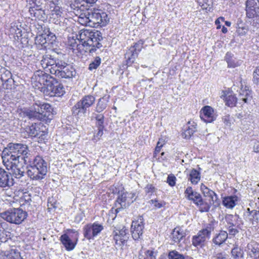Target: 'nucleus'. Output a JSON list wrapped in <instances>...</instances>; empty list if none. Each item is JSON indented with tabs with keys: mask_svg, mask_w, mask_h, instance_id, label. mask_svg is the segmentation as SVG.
<instances>
[{
	"mask_svg": "<svg viewBox=\"0 0 259 259\" xmlns=\"http://www.w3.org/2000/svg\"><path fill=\"white\" fill-rule=\"evenodd\" d=\"M35 4L36 7L34 6L29 9V12L32 17H34L35 19L39 20L45 21L47 19V15L45 10L39 8V6L36 4V0L33 2Z\"/></svg>",
	"mask_w": 259,
	"mask_h": 259,
	"instance_id": "17",
	"label": "nucleus"
},
{
	"mask_svg": "<svg viewBox=\"0 0 259 259\" xmlns=\"http://www.w3.org/2000/svg\"><path fill=\"white\" fill-rule=\"evenodd\" d=\"M108 21L106 13L98 10H87L80 14L78 19V22L81 25L92 27L104 26Z\"/></svg>",
	"mask_w": 259,
	"mask_h": 259,
	"instance_id": "4",
	"label": "nucleus"
},
{
	"mask_svg": "<svg viewBox=\"0 0 259 259\" xmlns=\"http://www.w3.org/2000/svg\"><path fill=\"white\" fill-rule=\"evenodd\" d=\"M176 178L174 175L170 174L168 176L166 182L169 186L173 187L176 185Z\"/></svg>",
	"mask_w": 259,
	"mask_h": 259,
	"instance_id": "50",
	"label": "nucleus"
},
{
	"mask_svg": "<svg viewBox=\"0 0 259 259\" xmlns=\"http://www.w3.org/2000/svg\"><path fill=\"white\" fill-rule=\"evenodd\" d=\"M251 252L253 254V255H251L252 257L257 258L259 256V248L257 247H252L251 249Z\"/></svg>",
	"mask_w": 259,
	"mask_h": 259,
	"instance_id": "57",
	"label": "nucleus"
},
{
	"mask_svg": "<svg viewBox=\"0 0 259 259\" xmlns=\"http://www.w3.org/2000/svg\"><path fill=\"white\" fill-rule=\"evenodd\" d=\"M155 188L152 184H148L145 188V191L146 193H150L151 195L155 191Z\"/></svg>",
	"mask_w": 259,
	"mask_h": 259,
	"instance_id": "52",
	"label": "nucleus"
},
{
	"mask_svg": "<svg viewBox=\"0 0 259 259\" xmlns=\"http://www.w3.org/2000/svg\"><path fill=\"white\" fill-rule=\"evenodd\" d=\"M13 185L10 173L0 167V188H10Z\"/></svg>",
	"mask_w": 259,
	"mask_h": 259,
	"instance_id": "16",
	"label": "nucleus"
},
{
	"mask_svg": "<svg viewBox=\"0 0 259 259\" xmlns=\"http://www.w3.org/2000/svg\"><path fill=\"white\" fill-rule=\"evenodd\" d=\"M13 149L15 148L13 143H11L3 150L2 153V158L4 165L20 161L21 157L18 156L17 151Z\"/></svg>",
	"mask_w": 259,
	"mask_h": 259,
	"instance_id": "8",
	"label": "nucleus"
},
{
	"mask_svg": "<svg viewBox=\"0 0 259 259\" xmlns=\"http://www.w3.org/2000/svg\"><path fill=\"white\" fill-rule=\"evenodd\" d=\"M217 223L215 222H211L210 223L208 224L205 228L203 229L200 230V231L204 233L205 236L208 237L209 238H210L211 233L213 232L215 228V225Z\"/></svg>",
	"mask_w": 259,
	"mask_h": 259,
	"instance_id": "35",
	"label": "nucleus"
},
{
	"mask_svg": "<svg viewBox=\"0 0 259 259\" xmlns=\"http://www.w3.org/2000/svg\"><path fill=\"white\" fill-rule=\"evenodd\" d=\"M228 237V233L225 231L221 230L213 238L212 242L215 245L220 246L226 241Z\"/></svg>",
	"mask_w": 259,
	"mask_h": 259,
	"instance_id": "24",
	"label": "nucleus"
},
{
	"mask_svg": "<svg viewBox=\"0 0 259 259\" xmlns=\"http://www.w3.org/2000/svg\"><path fill=\"white\" fill-rule=\"evenodd\" d=\"M169 259H185L184 256L176 250H172L169 252L168 255Z\"/></svg>",
	"mask_w": 259,
	"mask_h": 259,
	"instance_id": "44",
	"label": "nucleus"
},
{
	"mask_svg": "<svg viewBox=\"0 0 259 259\" xmlns=\"http://www.w3.org/2000/svg\"><path fill=\"white\" fill-rule=\"evenodd\" d=\"M233 257L235 259H239L243 257V252L241 248L238 247H234L231 251Z\"/></svg>",
	"mask_w": 259,
	"mask_h": 259,
	"instance_id": "41",
	"label": "nucleus"
},
{
	"mask_svg": "<svg viewBox=\"0 0 259 259\" xmlns=\"http://www.w3.org/2000/svg\"><path fill=\"white\" fill-rule=\"evenodd\" d=\"M3 224H5V223L0 224V242H5L7 241L8 238L5 233L4 228L2 227Z\"/></svg>",
	"mask_w": 259,
	"mask_h": 259,
	"instance_id": "47",
	"label": "nucleus"
},
{
	"mask_svg": "<svg viewBox=\"0 0 259 259\" xmlns=\"http://www.w3.org/2000/svg\"><path fill=\"white\" fill-rule=\"evenodd\" d=\"M10 31L12 34H16V35L18 36V34H20L21 31L20 29L18 28V26L16 25L15 23H12L10 28Z\"/></svg>",
	"mask_w": 259,
	"mask_h": 259,
	"instance_id": "46",
	"label": "nucleus"
},
{
	"mask_svg": "<svg viewBox=\"0 0 259 259\" xmlns=\"http://www.w3.org/2000/svg\"><path fill=\"white\" fill-rule=\"evenodd\" d=\"M144 44V41L142 40H140L137 42L135 43L134 46H132L131 48H133V49L135 50V51L136 52H138V54L139 52H140L142 49L143 48V45Z\"/></svg>",
	"mask_w": 259,
	"mask_h": 259,
	"instance_id": "48",
	"label": "nucleus"
},
{
	"mask_svg": "<svg viewBox=\"0 0 259 259\" xmlns=\"http://www.w3.org/2000/svg\"><path fill=\"white\" fill-rule=\"evenodd\" d=\"M243 217L246 222L253 225L254 222L257 223L259 221V211L252 210L251 212H245Z\"/></svg>",
	"mask_w": 259,
	"mask_h": 259,
	"instance_id": "21",
	"label": "nucleus"
},
{
	"mask_svg": "<svg viewBox=\"0 0 259 259\" xmlns=\"http://www.w3.org/2000/svg\"><path fill=\"white\" fill-rule=\"evenodd\" d=\"M150 202L152 204H154V206L156 208H160L164 206L165 204V202L163 201H159L157 199L151 200Z\"/></svg>",
	"mask_w": 259,
	"mask_h": 259,
	"instance_id": "49",
	"label": "nucleus"
},
{
	"mask_svg": "<svg viewBox=\"0 0 259 259\" xmlns=\"http://www.w3.org/2000/svg\"><path fill=\"white\" fill-rule=\"evenodd\" d=\"M34 79L41 87L36 85L38 88H45L47 92L50 96L60 97L65 93L63 85L59 82L55 78L44 71L38 70L34 73Z\"/></svg>",
	"mask_w": 259,
	"mask_h": 259,
	"instance_id": "2",
	"label": "nucleus"
},
{
	"mask_svg": "<svg viewBox=\"0 0 259 259\" xmlns=\"http://www.w3.org/2000/svg\"><path fill=\"white\" fill-rule=\"evenodd\" d=\"M196 124L193 122V124L188 126L186 130H185L183 134V137L185 139L190 138V137L196 131Z\"/></svg>",
	"mask_w": 259,
	"mask_h": 259,
	"instance_id": "33",
	"label": "nucleus"
},
{
	"mask_svg": "<svg viewBox=\"0 0 259 259\" xmlns=\"http://www.w3.org/2000/svg\"><path fill=\"white\" fill-rule=\"evenodd\" d=\"M196 205L200 212H204L209 211L212 203L210 201L208 202L201 198Z\"/></svg>",
	"mask_w": 259,
	"mask_h": 259,
	"instance_id": "28",
	"label": "nucleus"
},
{
	"mask_svg": "<svg viewBox=\"0 0 259 259\" xmlns=\"http://www.w3.org/2000/svg\"><path fill=\"white\" fill-rule=\"evenodd\" d=\"M114 239L116 245L123 246L128 239V230L124 227L119 230L114 231Z\"/></svg>",
	"mask_w": 259,
	"mask_h": 259,
	"instance_id": "14",
	"label": "nucleus"
},
{
	"mask_svg": "<svg viewBox=\"0 0 259 259\" xmlns=\"http://www.w3.org/2000/svg\"><path fill=\"white\" fill-rule=\"evenodd\" d=\"M144 219L140 216L137 221H133L132 225V235L133 238L136 240L141 238L143 233Z\"/></svg>",
	"mask_w": 259,
	"mask_h": 259,
	"instance_id": "13",
	"label": "nucleus"
},
{
	"mask_svg": "<svg viewBox=\"0 0 259 259\" xmlns=\"http://www.w3.org/2000/svg\"><path fill=\"white\" fill-rule=\"evenodd\" d=\"M238 218V215L227 214L225 217V220L229 226H236V221Z\"/></svg>",
	"mask_w": 259,
	"mask_h": 259,
	"instance_id": "40",
	"label": "nucleus"
},
{
	"mask_svg": "<svg viewBox=\"0 0 259 259\" xmlns=\"http://www.w3.org/2000/svg\"><path fill=\"white\" fill-rule=\"evenodd\" d=\"M0 216L8 222L19 225L26 218L27 213L21 208H12L1 213Z\"/></svg>",
	"mask_w": 259,
	"mask_h": 259,
	"instance_id": "5",
	"label": "nucleus"
},
{
	"mask_svg": "<svg viewBox=\"0 0 259 259\" xmlns=\"http://www.w3.org/2000/svg\"><path fill=\"white\" fill-rule=\"evenodd\" d=\"M208 197L210 198L208 201L209 202L210 201L212 203V204H213L214 203V202H216L218 199V196L215 192H214V196L212 195V196H208Z\"/></svg>",
	"mask_w": 259,
	"mask_h": 259,
	"instance_id": "60",
	"label": "nucleus"
},
{
	"mask_svg": "<svg viewBox=\"0 0 259 259\" xmlns=\"http://www.w3.org/2000/svg\"><path fill=\"white\" fill-rule=\"evenodd\" d=\"M78 40H80V36L78 38L77 35L72 36V37H69L68 38V45L70 47V49L73 51L77 50L78 52H81L82 51H84V44L82 42H79Z\"/></svg>",
	"mask_w": 259,
	"mask_h": 259,
	"instance_id": "19",
	"label": "nucleus"
},
{
	"mask_svg": "<svg viewBox=\"0 0 259 259\" xmlns=\"http://www.w3.org/2000/svg\"><path fill=\"white\" fill-rule=\"evenodd\" d=\"M234 226H229L227 227L229 232V234L230 235L235 236L239 232L238 230L237 229L234 228Z\"/></svg>",
	"mask_w": 259,
	"mask_h": 259,
	"instance_id": "53",
	"label": "nucleus"
},
{
	"mask_svg": "<svg viewBox=\"0 0 259 259\" xmlns=\"http://www.w3.org/2000/svg\"><path fill=\"white\" fill-rule=\"evenodd\" d=\"M250 92L246 90H242L240 93L239 99L247 103L252 99V97L250 94Z\"/></svg>",
	"mask_w": 259,
	"mask_h": 259,
	"instance_id": "37",
	"label": "nucleus"
},
{
	"mask_svg": "<svg viewBox=\"0 0 259 259\" xmlns=\"http://www.w3.org/2000/svg\"><path fill=\"white\" fill-rule=\"evenodd\" d=\"M79 42L84 44V52L93 53L102 47L103 39L101 32L95 30L82 29L79 32Z\"/></svg>",
	"mask_w": 259,
	"mask_h": 259,
	"instance_id": "3",
	"label": "nucleus"
},
{
	"mask_svg": "<svg viewBox=\"0 0 259 259\" xmlns=\"http://www.w3.org/2000/svg\"><path fill=\"white\" fill-rule=\"evenodd\" d=\"M0 74V79L2 82H8L10 84L14 83V79L12 78L11 72L7 70L5 68H2Z\"/></svg>",
	"mask_w": 259,
	"mask_h": 259,
	"instance_id": "27",
	"label": "nucleus"
},
{
	"mask_svg": "<svg viewBox=\"0 0 259 259\" xmlns=\"http://www.w3.org/2000/svg\"><path fill=\"white\" fill-rule=\"evenodd\" d=\"M62 60L59 59L58 58L55 57L54 55L50 54H45L43 55L41 60H40V64L42 68L44 69L48 68L50 72L53 74V69L57 67L58 64Z\"/></svg>",
	"mask_w": 259,
	"mask_h": 259,
	"instance_id": "10",
	"label": "nucleus"
},
{
	"mask_svg": "<svg viewBox=\"0 0 259 259\" xmlns=\"http://www.w3.org/2000/svg\"><path fill=\"white\" fill-rule=\"evenodd\" d=\"M226 104L229 107L235 106L237 102V98L232 94L228 93L224 97Z\"/></svg>",
	"mask_w": 259,
	"mask_h": 259,
	"instance_id": "36",
	"label": "nucleus"
},
{
	"mask_svg": "<svg viewBox=\"0 0 259 259\" xmlns=\"http://www.w3.org/2000/svg\"><path fill=\"white\" fill-rule=\"evenodd\" d=\"M247 32V29L245 27H238L237 29V32L240 35H245Z\"/></svg>",
	"mask_w": 259,
	"mask_h": 259,
	"instance_id": "55",
	"label": "nucleus"
},
{
	"mask_svg": "<svg viewBox=\"0 0 259 259\" xmlns=\"http://www.w3.org/2000/svg\"><path fill=\"white\" fill-rule=\"evenodd\" d=\"M23 114L29 119H39V116H40L39 114L37 113V111L34 109V104L30 109L25 110L23 111Z\"/></svg>",
	"mask_w": 259,
	"mask_h": 259,
	"instance_id": "31",
	"label": "nucleus"
},
{
	"mask_svg": "<svg viewBox=\"0 0 259 259\" xmlns=\"http://www.w3.org/2000/svg\"><path fill=\"white\" fill-rule=\"evenodd\" d=\"M253 82L259 84V66L256 68L253 72Z\"/></svg>",
	"mask_w": 259,
	"mask_h": 259,
	"instance_id": "51",
	"label": "nucleus"
},
{
	"mask_svg": "<svg viewBox=\"0 0 259 259\" xmlns=\"http://www.w3.org/2000/svg\"><path fill=\"white\" fill-rule=\"evenodd\" d=\"M103 226L100 224L94 223L90 224L83 228L84 237L89 240L94 239L103 230Z\"/></svg>",
	"mask_w": 259,
	"mask_h": 259,
	"instance_id": "12",
	"label": "nucleus"
},
{
	"mask_svg": "<svg viewBox=\"0 0 259 259\" xmlns=\"http://www.w3.org/2000/svg\"><path fill=\"white\" fill-rule=\"evenodd\" d=\"M185 197L189 200L192 201L195 204L198 203L202 198L201 195L197 192L194 191L192 187H188L185 191Z\"/></svg>",
	"mask_w": 259,
	"mask_h": 259,
	"instance_id": "20",
	"label": "nucleus"
},
{
	"mask_svg": "<svg viewBox=\"0 0 259 259\" xmlns=\"http://www.w3.org/2000/svg\"><path fill=\"white\" fill-rule=\"evenodd\" d=\"M95 119L96 121L104 120V116L102 114H97L95 116Z\"/></svg>",
	"mask_w": 259,
	"mask_h": 259,
	"instance_id": "64",
	"label": "nucleus"
},
{
	"mask_svg": "<svg viewBox=\"0 0 259 259\" xmlns=\"http://www.w3.org/2000/svg\"><path fill=\"white\" fill-rule=\"evenodd\" d=\"M95 101V97L92 95L84 96L72 107V113L75 116L84 117L87 109L92 106Z\"/></svg>",
	"mask_w": 259,
	"mask_h": 259,
	"instance_id": "6",
	"label": "nucleus"
},
{
	"mask_svg": "<svg viewBox=\"0 0 259 259\" xmlns=\"http://www.w3.org/2000/svg\"><path fill=\"white\" fill-rule=\"evenodd\" d=\"M213 109L208 106H206L202 110L200 118L206 123H210L214 121L215 118L213 115Z\"/></svg>",
	"mask_w": 259,
	"mask_h": 259,
	"instance_id": "18",
	"label": "nucleus"
},
{
	"mask_svg": "<svg viewBox=\"0 0 259 259\" xmlns=\"http://www.w3.org/2000/svg\"><path fill=\"white\" fill-rule=\"evenodd\" d=\"M2 259H22L20 252L14 249H12L7 254L3 256Z\"/></svg>",
	"mask_w": 259,
	"mask_h": 259,
	"instance_id": "38",
	"label": "nucleus"
},
{
	"mask_svg": "<svg viewBox=\"0 0 259 259\" xmlns=\"http://www.w3.org/2000/svg\"><path fill=\"white\" fill-rule=\"evenodd\" d=\"M138 52L135 51L133 48H130L125 54V58L126 59V64L131 65L133 64L138 57Z\"/></svg>",
	"mask_w": 259,
	"mask_h": 259,
	"instance_id": "26",
	"label": "nucleus"
},
{
	"mask_svg": "<svg viewBox=\"0 0 259 259\" xmlns=\"http://www.w3.org/2000/svg\"><path fill=\"white\" fill-rule=\"evenodd\" d=\"M104 120L97 121L96 125L98 127V128H104Z\"/></svg>",
	"mask_w": 259,
	"mask_h": 259,
	"instance_id": "62",
	"label": "nucleus"
},
{
	"mask_svg": "<svg viewBox=\"0 0 259 259\" xmlns=\"http://www.w3.org/2000/svg\"><path fill=\"white\" fill-rule=\"evenodd\" d=\"M71 232L76 233L75 242H73L68 235L66 234H64L60 237V241L64 245L66 249L69 251L72 250L74 248L78 237V233L76 231L71 230Z\"/></svg>",
	"mask_w": 259,
	"mask_h": 259,
	"instance_id": "15",
	"label": "nucleus"
},
{
	"mask_svg": "<svg viewBox=\"0 0 259 259\" xmlns=\"http://www.w3.org/2000/svg\"><path fill=\"white\" fill-rule=\"evenodd\" d=\"M48 11L50 12L51 18L54 19L61 17L62 14V10L57 3L50 4Z\"/></svg>",
	"mask_w": 259,
	"mask_h": 259,
	"instance_id": "23",
	"label": "nucleus"
},
{
	"mask_svg": "<svg viewBox=\"0 0 259 259\" xmlns=\"http://www.w3.org/2000/svg\"><path fill=\"white\" fill-rule=\"evenodd\" d=\"M163 144L159 141L155 149L154 154L156 155L160 151L161 148L162 147Z\"/></svg>",
	"mask_w": 259,
	"mask_h": 259,
	"instance_id": "59",
	"label": "nucleus"
},
{
	"mask_svg": "<svg viewBox=\"0 0 259 259\" xmlns=\"http://www.w3.org/2000/svg\"><path fill=\"white\" fill-rule=\"evenodd\" d=\"M26 132L31 137H35L39 136V138L41 137L43 139H45L47 137L46 133L44 132L40 134L41 132L39 130H37L35 124H32L31 126L27 128Z\"/></svg>",
	"mask_w": 259,
	"mask_h": 259,
	"instance_id": "25",
	"label": "nucleus"
},
{
	"mask_svg": "<svg viewBox=\"0 0 259 259\" xmlns=\"http://www.w3.org/2000/svg\"><path fill=\"white\" fill-rule=\"evenodd\" d=\"M75 166L76 167V170H81L80 173H82L85 169V163L82 162L81 163H79L78 164H75Z\"/></svg>",
	"mask_w": 259,
	"mask_h": 259,
	"instance_id": "56",
	"label": "nucleus"
},
{
	"mask_svg": "<svg viewBox=\"0 0 259 259\" xmlns=\"http://www.w3.org/2000/svg\"><path fill=\"white\" fill-rule=\"evenodd\" d=\"M253 151L256 153L259 152V141L254 143L253 146Z\"/></svg>",
	"mask_w": 259,
	"mask_h": 259,
	"instance_id": "63",
	"label": "nucleus"
},
{
	"mask_svg": "<svg viewBox=\"0 0 259 259\" xmlns=\"http://www.w3.org/2000/svg\"><path fill=\"white\" fill-rule=\"evenodd\" d=\"M8 170H10V176H13L16 179H20L24 176L25 168L20 161L9 163L4 164Z\"/></svg>",
	"mask_w": 259,
	"mask_h": 259,
	"instance_id": "11",
	"label": "nucleus"
},
{
	"mask_svg": "<svg viewBox=\"0 0 259 259\" xmlns=\"http://www.w3.org/2000/svg\"><path fill=\"white\" fill-rule=\"evenodd\" d=\"M34 109L36 110L38 114H39V119L40 120H51L53 117V109L48 103L37 101L34 103Z\"/></svg>",
	"mask_w": 259,
	"mask_h": 259,
	"instance_id": "9",
	"label": "nucleus"
},
{
	"mask_svg": "<svg viewBox=\"0 0 259 259\" xmlns=\"http://www.w3.org/2000/svg\"><path fill=\"white\" fill-rule=\"evenodd\" d=\"M222 120L225 125L230 126L231 125V117L229 115L224 116L222 118Z\"/></svg>",
	"mask_w": 259,
	"mask_h": 259,
	"instance_id": "54",
	"label": "nucleus"
},
{
	"mask_svg": "<svg viewBox=\"0 0 259 259\" xmlns=\"http://www.w3.org/2000/svg\"><path fill=\"white\" fill-rule=\"evenodd\" d=\"M107 103L103 98L99 100L96 108V111L100 113L106 109Z\"/></svg>",
	"mask_w": 259,
	"mask_h": 259,
	"instance_id": "39",
	"label": "nucleus"
},
{
	"mask_svg": "<svg viewBox=\"0 0 259 259\" xmlns=\"http://www.w3.org/2000/svg\"><path fill=\"white\" fill-rule=\"evenodd\" d=\"M103 129L104 128H98V132L95 135H94V140L98 141L100 139L103 134Z\"/></svg>",
	"mask_w": 259,
	"mask_h": 259,
	"instance_id": "58",
	"label": "nucleus"
},
{
	"mask_svg": "<svg viewBox=\"0 0 259 259\" xmlns=\"http://www.w3.org/2000/svg\"><path fill=\"white\" fill-rule=\"evenodd\" d=\"M185 236V233L183 231L177 230L176 228L173 231L172 233V240L175 243H179Z\"/></svg>",
	"mask_w": 259,
	"mask_h": 259,
	"instance_id": "34",
	"label": "nucleus"
},
{
	"mask_svg": "<svg viewBox=\"0 0 259 259\" xmlns=\"http://www.w3.org/2000/svg\"><path fill=\"white\" fill-rule=\"evenodd\" d=\"M126 195L127 193H123L117 199L116 202L120 205L121 208H125L126 206Z\"/></svg>",
	"mask_w": 259,
	"mask_h": 259,
	"instance_id": "42",
	"label": "nucleus"
},
{
	"mask_svg": "<svg viewBox=\"0 0 259 259\" xmlns=\"http://www.w3.org/2000/svg\"><path fill=\"white\" fill-rule=\"evenodd\" d=\"M101 64V58L99 57H96L94 60L90 64L89 69L93 70L96 69Z\"/></svg>",
	"mask_w": 259,
	"mask_h": 259,
	"instance_id": "43",
	"label": "nucleus"
},
{
	"mask_svg": "<svg viewBox=\"0 0 259 259\" xmlns=\"http://www.w3.org/2000/svg\"><path fill=\"white\" fill-rule=\"evenodd\" d=\"M225 59L228 63L229 67L235 68L239 66L241 64V61L237 60L231 56V54L227 53L226 54Z\"/></svg>",
	"mask_w": 259,
	"mask_h": 259,
	"instance_id": "30",
	"label": "nucleus"
},
{
	"mask_svg": "<svg viewBox=\"0 0 259 259\" xmlns=\"http://www.w3.org/2000/svg\"><path fill=\"white\" fill-rule=\"evenodd\" d=\"M56 70L53 69V74L59 78H70L74 76L75 71L73 67L67 64L64 61L61 60L58 64L57 67H55Z\"/></svg>",
	"mask_w": 259,
	"mask_h": 259,
	"instance_id": "7",
	"label": "nucleus"
},
{
	"mask_svg": "<svg viewBox=\"0 0 259 259\" xmlns=\"http://www.w3.org/2000/svg\"><path fill=\"white\" fill-rule=\"evenodd\" d=\"M208 237L205 236L204 233L199 231L197 235L194 236L192 238V244L195 247H202L204 245L205 242Z\"/></svg>",
	"mask_w": 259,
	"mask_h": 259,
	"instance_id": "22",
	"label": "nucleus"
},
{
	"mask_svg": "<svg viewBox=\"0 0 259 259\" xmlns=\"http://www.w3.org/2000/svg\"><path fill=\"white\" fill-rule=\"evenodd\" d=\"M214 259H227L225 254L222 253H218L214 256Z\"/></svg>",
	"mask_w": 259,
	"mask_h": 259,
	"instance_id": "61",
	"label": "nucleus"
},
{
	"mask_svg": "<svg viewBox=\"0 0 259 259\" xmlns=\"http://www.w3.org/2000/svg\"><path fill=\"white\" fill-rule=\"evenodd\" d=\"M18 156L21 157L20 160H23L25 163L29 162V165L27 167L28 176L32 180H40L44 178L48 171L47 163L40 156H37L31 162L30 156V151L27 145L21 143H13Z\"/></svg>",
	"mask_w": 259,
	"mask_h": 259,
	"instance_id": "1",
	"label": "nucleus"
},
{
	"mask_svg": "<svg viewBox=\"0 0 259 259\" xmlns=\"http://www.w3.org/2000/svg\"><path fill=\"white\" fill-rule=\"evenodd\" d=\"M189 180L193 184H197L200 180V174L195 169H192L189 174Z\"/></svg>",
	"mask_w": 259,
	"mask_h": 259,
	"instance_id": "32",
	"label": "nucleus"
},
{
	"mask_svg": "<svg viewBox=\"0 0 259 259\" xmlns=\"http://www.w3.org/2000/svg\"><path fill=\"white\" fill-rule=\"evenodd\" d=\"M237 200L238 197L236 196H228L224 198L223 204L227 208H232L236 205Z\"/></svg>",
	"mask_w": 259,
	"mask_h": 259,
	"instance_id": "29",
	"label": "nucleus"
},
{
	"mask_svg": "<svg viewBox=\"0 0 259 259\" xmlns=\"http://www.w3.org/2000/svg\"><path fill=\"white\" fill-rule=\"evenodd\" d=\"M200 189L205 197L212 196V195H214V192L210 190L203 184L201 185Z\"/></svg>",
	"mask_w": 259,
	"mask_h": 259,
	"instance_id": "45",
	"label": "nucleus"
}]
</instances>
